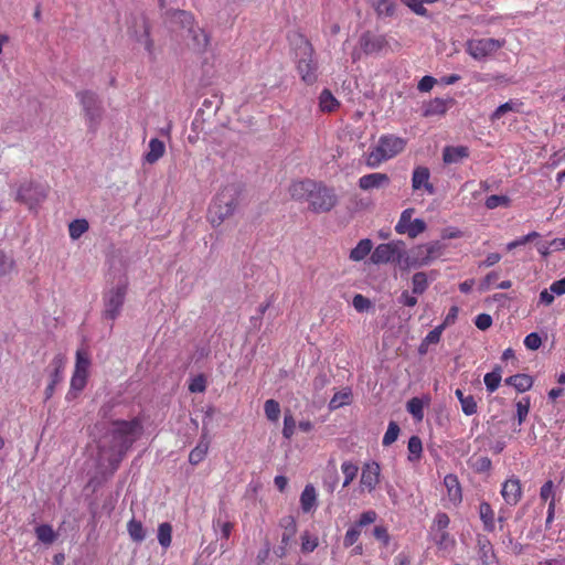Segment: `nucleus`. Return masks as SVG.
Segmentation results:
<instances>
[{
    "label": "nucleus",
    "mask_w": 565,
    "mask_h": 565,
    "mask_svg": "<svg viewBox=\"0 0 565 565\" xmlns=\"http://www.w3.org/2000/svg\"><path fill=\"white\" fill-rule=\"evenodd\" d=\"M142 424L139 418L131 420H115L100 446V455L108 461L111 471L117 470L127 451L139 438Z\"/></svg>",
    "instance_id": "nucleus-1"
},
{
    "label": "nucleus",
    "mask_w": 565,
    "mask_h": 565,
    "mask_svg": "<svg viewBox=\"0 0 565 565\" xmlns=\"http://www.w3.org/2000/svg\"><path fill=\"white\" fill-rule=\"evenodd\" d=\"M290 196L299 202H308L315 213L330 212L338 204V196L332 188L311 179L295 181L289 186Z\"/></svg>",
    "instance_id": "nucleus-2"
},
{
    "label": "nucleus",
    "mask_w": 565,
    "mask_h": 565,
    "mask_svg": "<svg viewBox=\"0 0 565 565\" xmlns=\"http://www.w3.org/2000/svg\"><path fill=\"white\" fill-rule=\"evenodd\" d=\"M241 194L242 188L235 183L227 184L217 192L207 211V220L213 227L220 226L234 214Z\"/></svg>",
    "instance_id": "nucleus-3"
},
{
    "label": "nucleus",
    "mask_w": 565,
    "mask_h": 565,
    "mask_svg": "<svg viewBox=\"0 0 565 565\" xmlns=\"http://www.w3.org/2000/svg\"><path fill=\"white\" fill-rule=\"evenodd\" d=\"M298 61L297 72L306 85H313L318 81V62L311 42L302 35L296 36Z\"/></svg>",
    "instance_id": "nucleus-4"
},
{
    "label": "nucleus",
    "mask_w": 565,
    "mask_h": 565,
    "mask_svg": "<svg viewBox=\"0 0 565 565\" xmlns=\"http://www.w3.org/2000/svg\"><path fill=\"white\" fill-rule=\"evenodd\" d=\"M407 140L392 135H382L379 139L377 145L370 149L366 156V166L370 168H376L382 162L387 161L405 150Z\"/></svg>",
    "instance_id": "nucleus-5"
},
{
    "label": "nucleus",
    "mask_w": 565,
    "mask_h": 565,
    "mask_svg": "<svg viewBox=\"0 0 565 565\" xmlns=\"http://www.w3.org/2000/svg\"><path fill=\"white\" fill-rule=\"evenodd\" d=\"M76 97L83 108V116L87 129L95 134L100 126L104 117V108L97 94L92 90H79Z\"/></svg>",
    "instance_id": "nucleus-6"
},
{
    "label": "nucleus",
    "mask_w": 565,
    "mask_h": 565,
    "mask_svg": "<svg viewBox=\"0 0 565 565\" xmlns=\"http://www.w3.org/2000/svg\"><path fill=\"white\" fill-rule=\"evenodd\" d=\"M446 249L447 244L441 241L417 245L411 250L409 265L414 267L427 266L444 256Z\"/></svg>",
    "instance_id": "nucleus-7"
},
{
    "label": "nucleus",
    "mask_w": 565,
    "mask_h": 565,
    "mask_svg": "<svg viewBox=\"0 0 565 565\" xmlns=\"http://www.w3.org/2000/svg\"><path fill=\"white\" fill-rule=\"evenodd\" d=\"M128 290V281L125 279L122 282L113 287L104 295V318L108 320H116L125 303L126 294Z\"/></svg>",
    "instance_id": "nucleus-8"
},
{
    "label": "nucleus",
    "mask_w": 565,
    "mask_h": 565,
    "mask_svg": "<svg viewBox=\"0 0 565 565\" xmlns=\"http://www.w3.org/2000/svg\"><path fill=\"white\" fill-rule=\"evenodd\" d=\"M504 43V40L491 38L472 39L467 42L466 51L475 60H483L503 47Z\"/></svg>",
    "instance_id": "nucleus-9"
},
{
    "label": "nucleus",
    "mask_w": 565,
    "mask_h": 565,
    "mask_svg": "<svg viewBox=\"0 0 565 565\" xmlns=\"http://www.w3.org/2000/svg\"><path fill=\"white\" fill-rule=\"evenodd\" d=\"M415 210L408 207L401 213L399 220L395 225V232L401 235H407L409 238H416L418 235L427 230L424 220H412Z\"/></svg>",
    "instance_id": "nucleus-10"
},
{
    "label": "nucleus",
    "mask_w": 565,
    "mask_h": 565,
    "mask_svg": "<svg viewBox=\"0 0 565 565\" xmlns=\"http://www.w3.org/2000/svg\"><path fill=\"white\" fill-rule=\"evenodd\" d=\"M403 246L404 242L402 241L380 244L372 253L371 260L374 264L399 263L403 257Z\"/></svg>",
    "instance_id": "nucleus-11"
},
{
    "label": "nucleus",
    "mask_w": 565,
    "mask_h": 565,
    "mask_svg": "<svg viewBox=\"0 0 565 565\" xmlns=\"http://www.w3.org/2000/svg\"><path fill=\"white\" fill-rule=\"evenodd\" d=\"M46 198V191L44 186L33 183L26 182L23 183L17 193V200L25 203L30 209H33L40 202H42Z\"/></svg>",
    "instance_id": "nucleus-12"
},
{
    "label": "nucleus",
    "mask_w": 565,
    "mask_h": 565,
    "mask_svg": "<svg viewBox=\"0 0 565 565\" xmlns=\"http://www.w3.org/2000/svg\"><path fill=\"white\" fill-rule=\"evenodd\" d=\"M66 365V359L63 354H56L50 363V382L44 391L45 399H50L55 391V386L62 382Z\"/></svg>",
    "instance_id": "nucleus-13"
},
{
    "label": "nucleus",
    "mask_w": 565,
    "mask_h": 565,
    "mask_svg": "<svg viewBox=\"0 0 565 565\" xmlns=\"http://www.w3.org/2000/svg\"><path fill=\"white\" fill-rule=\"evenodd\" d=\"M501 495L508 505L515 507L523 495L521 480L515 476L507 479L502 483Z\"/></svg>",
    "instance_id": "nucleus-14"
},
{
    "label": "nucleus",
    "mask_w": 565,
    "mask_h": 565,
    "mask_svg": "<svg viewBox=\"0 0 565 565\" xmlns=\"http://www.w3.org/2000/svg\"><path fill=\"white\" fill-rule=\"evenodd\" d=\"M412 189L414 192L424 190L429 195L435 193V186L430 182V171L427 167L418 166L413 170Z\"/></svg>",
    "instance_id": "nucleus-15"
},
{
    "label": "nucleus",
    "mask_w": 565,
    "mask_h": 565,
    "mask_svg": "<svg viewBox=\"0 0 565 565\" xmlns=\"http://www.w3.org/2000/svg\"><path fill=\"white\" fill-rule=\"evenodd\" d=\"M359 43L365 54H374L381 52L387 45V40L385 35L366 31L360 36Z\"/></svg>",
    "instance_id": "nucleus-16"
},
{
    "label": "nucleus",
    "mask_w": 565,
    "mask_h": 565,
    "mask_svg": "<svg viewBox=\"0 0 565 565\" xmlns=\"http://www.w3.org/2000/svg\"><path fill=\"white\" fill-rule=\"evenodd\" d=\"M380 465L375 461L364 463L360 483L369 492H372L380 482Z\"/></svg>",
    "instance_id": "nucleus-17"
},
{
    "label": "nucleus",
    "mask_w": 565,
    "mask_h": 565,
    "mask_svg": "<svg viewBox=\"0 0 565 565\" xmlns=\"http://www.w3.org/2000/svg\"><path fill=\"white\" fill-rule=\"evenodd\" d=\"M454 104H455V99L451 97L434 98L424 106L423 116L424 117L443 116L448 111L449 108H451L454 106Z\"/></svg>",
    "instance_id": "nucleus-18"
},
{
    "label": "nucleus",
    "mask_w": 565,
    "mask_h": 565,
    "mask_svg": "<svg viewBox=\"0 0 565 565\" xmlns=\"http://www.w3.org/2000/svg\"><path fill=\"white\" fill-rule=\"evenodd\" d=\"M390 183V178L386 173L374 172L365 174L359 179L360 189L367 191L379 189Z\"/></svg>",
    "instance_id": "nucleus-19"
},
{
    "label": "nucleus",
    "mask_w": 565,
    "mask_h": 565,
    "mask_svg": "<svg viewBox=\"0 0 565 565\" xmlns=\"http://www.w3.org/2000/svg\"><path fill=\"white\" fill-rule=\"evenodd\" d=\"M469 154V148L466 146H446L443 150V160L447 164L459 163Z\"/></svg>",
    "instance_id": "nucleus-20"
},
{
    "label": "nucleus",
    "mask_w": 565,
    "mask_h": 565,
    "mask_svg": "<svg viewBox=\"0 0 565 565\" xmlns=\"http://www.w3.org/2000/svg\"><path fill=\"white\" fill-rule=\"evenodd\" d=\"M444 484L447 489V497L454 504H459L462 501V490L458 477L454 473L446 475Z\"/></svg>",
    "instance_id": "nucleus-21"
},
{
    "label": "nucleus",
    "mask_w": 565,
    "mask_h": 565,
    "mask_svg": "<svg viewBox=\"0 0 565 565\" xmlns=\"http://www.w3.org/2000/svg\"><path fill=\"white\" fill-rule=\"evenodd\" d=\"M479 516L483 524V530L493 532L495 529L494 511L489 502L482 501L479 504Z\"/></svg>",
    "instance_id": "nucleus-22"
},
{
    "label": "nucleus",
    "mask_w": 565,
    "mask_h": 565,
    "mask_svg": "<svg viewBox=\"0 0 565 565\" xmlns=\"http://www.w3.org/2000/svg\"><path fill=\"white\" fill-rule=\"evenodd\" d=\"M279 525L284 529L281 544L288 546L297 533L296 520L294 516L287 515L279 521Z\"/></svg>",
    "instance_id": "nucleus-23"
},
{
    "label": "nucleus",
    "mask_w": 565,
    "mask_h": 565,
    "mask_svg": "<svg viewBox=\"0 0 565 565\" xmlns=\"http://www.w3.org/2000/svg\"><path fill=\"white\" fill-rule=\"evenodd\" d=\"M455 395L458 398L461 411L466 416H471L478 412V403L473 395H465L463 391L457 388Z\"/></svg>",
    "instance_id": "nucleus-24"
},
{
    "label": "nucleus",
    "mask_w": 565,
    "mask_h": 565,
    "mask_svg": "<svg viewBox=\"0 0 565 565\" xmlns=\"http://www.w3.org/2000/svg\"><path fill=\"white\" fill-rule=\"evenodd\" d=\"M149 150L145 154L146 162L153 164L156 163L160 158L163 157L166 152V146L164 142L158 138H152L149 141Z\"/></svg>",
    "instance_id": "nucleus-25"
},
{
    "label": "nucleus",
    "mask_w": 565,
    "mask_h": 565,
    "mask_svg": "<svg viewBox=\"0 0 565 565\" xmlns=\"http://www.w3.org/2000/svg\"><path fill=\"white\" fill-rule=\"evenodd\" d=\"M340 107V102L330 89L324 88L319 95V108L322 113H333Z\"/></svg>",
    "instance_id": "nucleus-26"
},
{
    "label": "nucleus",
    "mask_w": 565,
    "mask_h": 565,
    "mask_svg": "<svg viewBox=\"0 0 565 565\" xmlns=\"http://www.w3.org/2000/svg\"><path fill=\"white\" fill-rule=\"evenodd\" d=\"M533 377L529 374H515L505 379L508 385L513 386L519 393H524L533 386Z\"/></svg>",
    "instance_id": "nucleus-27"
},
{
    "label": "nucleus",
    "mask_w": 565,
    "mask_h": 565,
    "mask_svg": "<svg viewBox=\"0 0 565 565\" xmlns=\"http://www.w3.org/2000/svg\"><path fill=\"white\" fill-rule=\"evenodd\" d=\"M478 553L484 565H490L494 559V551L491 542L486 536L478 537Z\"/></svg>",
    "instance_id": "nucleus-28"
},
{
    "label": "nucleus",
    "mask_w": 565,
    "mask_h": 565,
    "mask_svg": "<svg viewBox=\"0 0 565 565\" xmlns=\"http://www.w3.org/2000/svg\"><path fill=\"white\" fill-rule=\"evenodd\" d=\"M317 504V492L315 487L309 483L305 487L300 495V507L303 512H310Z\"/></svg>",
    "instance_id": "nucleus-29"
},
{
    "label": "nucleus",
    "mask_w": 565,
    "mask_h": 565,
    "mask_svg": "<svg viewBox=\"0 0 565 565\" xmlns=\"http://www.w3.org/2000/svg\"><path fill=\"white\" fill-rule=\"evenodd\" d=\"M523 102L521 100H513V99H510L509 102L500 105L491 115V120L494 121V120H498L500 119L503 115H505L508 111H515V113H521L522 111V107H523Z\"/></svg>",
    "instance_id": "nucleus-30"
},
{
    "label": "nucleus",
    "mask_w": 565,
    "mask_h": 565,
    "mask_svg": "<svg viewBox=\"0 0 565 565\" xmlns=\"http://www.w3.org/2000/svg\"><path fill=\"white\" fill-rule=\"evenodd\" d=\"M372 242L369 238L361 239L351 250L350 258L354 262L363 260L372 249Z\"/></svg>",
    "instance_id": "nucleus-31"
},
{
    "label": "nucleus",
    "mask_w": 565,
    "mask_h": 565,
    "mask_svg": "<svg viewBox=\"0 0 565 565\" xmlns=\"http://www.w3.org/2000/svg\"><path fill=\"white\" fill-rule=\"evenodd\" d=\"M373 7L377 17H393L396 11L395 0H374Z\"/></svg>",
    "instance_id": "nucleus-32"
},
{
    "label": "nucleus",
    "mask_w": 565,
    "mask_h": 565,
    "mask_svg": "<svg viewBox=\"0 0 565 565\" xmlns=\"http://www.w3.org/2000/svg\"><path fill=\"white\" fill-rule=\"evenodd\" d=\"M209 441L207 440H200V443L190 451L189 455V461L191 465H199L201 461L204 460L206 457L207 450H209Z\"/></svg>",
    "instance_id": "nucleus-33"
},
{
    "label": "nucleus",
    "mask_w": 565,
    "mask_h": 565,
    "mask_svg": "<svg viewBox=\"0 0 565 565\" xmlns=\"http://www.w3.org/2000/svg\"><path fill=\"white\" fill-rule=\"evenodd\" d=\"M127 531L134 542H142L146 537L143 525L140 521L135 519L130 520L127 524Z\"/></svg>",
    "instance_id": "nucleus-34"
},
{
    "label": "nucleus",
    "mask_w": 565,
    "mask_h": 565,
    "mask_svg": "<svg viewBox=\"0 0 565 565\" xmlns=\"http://www.w3.org/2000/svg\"><path fill=\"white\" fill-rule=\"evenodd\" d=\"M158 542L163 548H168L172 542V525L163 522L158 526Z\"/></svg>",
    "instance_id": "nucleus-35"
},
{
    "label": "nucleus",
    "mask_w": 565,
    "mask_h": 565,
    "mask_svg": "<svg viewBox=\"0 0 565 565\" xmlns=\"http://www.w3.org/2000/svg\"><path fill=\"white\" fill-rule=\"evenodd\" d=\"M407 448H408V451H409V455H408V460L409 461L415 462V461H418L422 458L423 444H422V440H420V438L418 436H412L408 439Z\"/></svg>",
    "instance_id": "nucleus-36"
},
{
    "label": "nucleus",
    "mask_w": 565,
    "mask_h": 565,
    "mask_svg": "<svg viewBox=\"0 0 565 565\" xmlns=\"http://www.w3.org/2000/svg\"><path fill=\"white\" fill-rule=\"evenodd\" d=\"M35 534L39 541L44 544H52L56 540V533L49 524H42L35 527Z\"/></svg>",
    "instance_id": "nucleus-37"
},
{
    "label": "nucleus",
    "mask_w": 565,
    "mask_h": 565,
    "mask_svg": "<svg viewBox=\"0 0 565 565\" xmlns=\"http://www.w3.org/2000/svg\"><path fill=\"white\" fill-rule=\"evenodd\" d=\"M88 222L84 218L74 220L68 225V233L72 239H78L85 232L88 231Z\"/></svg>",
    "instance_id": "nucleus-38"
},
{
    "label": "nucleus",
    "mask_w": 565,
    "mask_h": 565,
    "mask_svg": "<svg viewBox=\"0 0 565 565\" xmlns=\"http://www.w3.org/2000/svg\"><path fill=\"white\" fill-rule=\"evenodd\" d=\"M412 288H413V294H415V295H422L426 291V289L428 288V278H427L426 273L418 271L413 275Z\"/></svg>",
    "instance_id": "nucleus-39"
},
{
    "label": "nucleus",
    "mask_w": 565,
    "mask_h": 565,
    "mask_svg": "<svg viewBox=\"0 0 565 565\" xmlns=\"http://www.w3.org/2000/svg\"><path fill=\"white\" fill-rule=\"evenodd\" d=\"M501 379V369L499 366L495 367L492 372L487 373L483 377L487 390L490 393L497 391L500 385Z\"/></svg>",
    "instance_id": "nucleus-40"
},
{
    "label": "nucleus",
    "mask_w": 565,
    "mask_h": 565,
    "mask_svg": "<svg viewBox=\"0 0 565 565\" xmlns=\"http://www.w3.org/2000/svg\"><path fill=\"white\" fill-rule=\"evenodd\" d=\"M301 552L302 553H311L313 552L318 545H319V539L317 535L310 534L308 531H305L301 534Z\"/></svg>",
    "instance_id": "nucleus-41"
},
{
    "label": "nucleus",
    "mask_w": 565,
    "mask_h": 565,
    "mask_svg": "<svg viewBox=\"0 0 565 565\" xmlns=\"http://www.w3.org/2000/svg\"><path fill=\"white\" fill-rule=\"evenodd\" d=\"M87 377L88 375L73 372L72 379H71V388L68 392V396L73 393L74 396H76L77 393L82 392L86 384H87Z\"/></svg>",
    "instance_id": "nucleus-42"
},
{
    "label": "nucleus",
    "mask_w": 565,
    "mask_h": 565,
    "mask_svg": "<svg viewBox=\"0 0 565 565\" xmlns=\"http://www.w3.org/2000/svg\"><path fill=\"white\" fill-rule=\"evenodd\" d=\"M89 366L90 360L87 353L82 350H77L74 372L88 375Z\"/></svg>",
    "instance_id": "nucleus-43"
},
{
    "label": "nucleus",
    "mask_w": 565,
    "mask_h": 565,
    "mask_svg": "<svg viewBox=\"0 0 565 565\" xmlns=\"http://www.w3.org/2000/svg\"><path fill=\"white\" fill-rule=\"evenodd\" d=\"M264 412L268 420L277 422L280 415V405L276 399H267L264 404Z\"/></svg>",
    "instance_id": "nucleus-44"
},
{
    "label": "nucleus",
    "mask_w": 565,
    "mask_h": 565,
    "mask_svg": "<svg viewBox=\"0 0 565 565\" xmlns=\"http://www.w3.org/2000/svg\"><path fill=\"white\" fill-rule=\"evenodd\" d=\"M341 470L344 475L343 487H348L355 479L359 467L351 461H344L341 465Z\"/></svg>",
    "instance_id": "nucleus-45"
},
{
    "label": "nucleus",
    "mask_w": 565,
    "mask_h": 565,
    "mask_svg": "<svg viewBox=\"0 0 565 565\" xmlns=\"http://www.w3.org/2000/svg\"><path fill=\"white\" fill-rule=\"evenodd\" d=\"M406 408L408 413L413 415V417L417 420H422L424 417V405L420 398L413 397L411 398L407 404Z\"/></svg>",
    "instance_id": "nucleus-46"
},
{
    "label": "nucleus",
    "mask_w": 565,
    "mask_h": 565,
    "mask_svg": "<svg viewBox=\"0 0 565 565\" xmlns=\"http://www.w3.org/2000/svg\"><path fill=\"white\" fill-rule=\"evenodd\" d=\"M296 431V419L290 411L285 413L284 416V427H282V436L284 438L290 440Z\"/></svg>",
    "instance_id": "nucleus-47"
},
{
    "label": "nucleus",
    "mask_w": 565,
    "mask_h": 565,
    "mask_svg": "<svg viewBox=\"0 0 565 565\" xmlns=\"http://www.w3.org/2000/svg\"><path fill=\"white\" fill-rule=\"evenodd\" d=\"M213 529L214 531L220 530L221 537L224 540H228L232 531L234 529V523L231 521H222L221 518L213 520Z\"/></svg>",
    "instance_id": "nucleus-48"
},
{
    "label": "nucleus",
    "mask_w": 565,
    "mask_h": 565,
    "mask_svg": "<svg viewBox=\"0 0 565 565\" xmlns=\"http://www.w3.org/2000/svg\"><path fill=\"white\" fill-rule=\"evenodd\" d=\"M510 198L507 195H497L492 194L486 199L484 205L489 210L497 209L498 206H509L510 205Z\"/></svg>",
    "instance_id": "nucleus-49"
},
{
    "label": "nucleus",
    "mask_w": 565,
    "mask_h": 565,
    "mask_svg": "<svg viewBox=\"0 0 565 565\" xmlns=\"http://www.w3.org/2000/svg\"><path fill=\"white\" fill-rule=\"evenodd\" d=\"M399 431V426L395 422H390L382 440L383 446H390L395 443L398 438Z\"/></svg>",
    "instance_id": "nucleus-50"
},
{
    "label": "nucleus",
    "mask_w": 565,
    "mask_h": 565,
    "mask_svg": "<svg viewBox=\"0 0 565 565\" xmlns=\"http://www.w3.org/2000/svg\"><path fill=\"white\" fill-rule=\"evenodd\" d=\"M531 406V399L529 396L521 398L516 403V417L519 425H522L523 422L526 419V416L530 412Z\"/></svg>",
    "instance_id": "nucleus-51"
},
{
    "label": "nucleus",
    "mask_w": 565,
    "mask_h": 565,
    "mask_svg": "<svg viewBox=\"0 0 565 565\" xmlns=\"http://www.w3.org/2000/svg\"><path fill=\"white\" fill-rule=\"evenodd\" d=\"M352 395L351 392H338L333 395L330 401V408L335 409L343 405H349L351 403Z\"/></svg>",
    "instance_id": "nucleus-52"
},
{
    "label": "nucleus",
    "mask_w": 565,
    "mask_h": 565,
    "mask_svg": "<svg viewBox=\"0 0 565 565\" xmlns=\"http://www.w3.org/2000/svg\"><path fill=\"white\" fill-rule=\"evenodd\" d=\"M190 32L193 33L192 38H193L195 46L199 50H205L210 43V38L205 33V31L202 29H198V30L190 29Z\"/></svg>",
    "instance_id": "nucleus-53"
},
{
    "label": "nucleus",
    "mask_w": 565,
    "mask_h": 565,
    "mask_svg": "<svg viewBox=\"0 0 565 565\" xmlns=\"http://www.w3.org/2000/svg\"><path fill=\"white\" fill-rule=\"evenodd\" d=\"M360 535L361 530H359L354 525L350 526L344 534L343 546L348 548L355 545V543L359 541Z\"/></svg>",
    "instance_id": "nucleus-54"
},
{
    "label": "nucleus",
    "mask_w": 565,
    "mask_h": 565,
    "mask_svg": "<svg viewBox=\"0 0 565 565\" xmlns=\"http://www.w3.org/2000/svg\"><path fill=\"white\" fill-rule=\"evenodd\" d=\"M377 519V513L373 510H369L363 512L359 520L353 524L355 527L361 530L363 526H366L371 523H374Z\"/></svg>",
    "instance_id": "nucleus-55"
},
{
    "label": "nucleus",
    "mask_w": 565,
    "mask_h": 565,
    "mask_svg": "<svg viewBox=\"0 0 565 565\" xmlns=\"http://www.w3.org/2000/svg\"><path fill=\"white\" fill-rule=\"evenodd\" d=\"M401 1L417 15L428 17V10L424 7V2L422 0H401Z\"/></svg>",
    "instance_id": "nucleus-56"
},
{
    "label": "nucleus",
    "mask_w": 565,
    "mask_h": 565,
    "mask_svg": "<svg viewBox=\"0 0 565 565\" xmlns=\"http://www.w3.org/2000/svg\"><path fill=\"white\" fill-rule=\"evenodd\" d=\"M206 388V380L204 375L200 374L193 377L189 384L191 393H203Z\"/></svg>",
    "instance_id": "nucleus-57"
},
{
    "label": "nucleus",
    "mask_w": 565,
    "mask_h": 565,
    "mask_svg": "<svg viewBox=\"0 0 565 565\" xmlns=\"http://www.w3.org/2000/svg\"><path fill=\"white\" fill-rule=\"evenodd\" d=\"M352 305L356 311L363 312L370 309L372 303L369 298L358 294L353 297Z\"/></svg>",
    "instance_id": "nucleus-58"
},
{
    "label": "nucleus",
    "mask_w": 565,
    "mask_h": 565,
    "mask_svg": "<svg viewBox=\"0 0 565 565\" xmlns=\"http://www.w3.org/2000/svg\"><path fill=\"white\" fill-rule=\"evenodd\" d=\"M373 535L377 541L382 542L384 546H387L390 544L391 536L388 534L387 529L384 525H376L373 529Z\"/></svg>",
    "instance_id": "nucleus-59"
},
{
    "label": "nucleus",
    "mask_w": 565,
    "mask_h": 565,
    "mask_svg": "<svg viewBox=\"0 0 565 565\" xmlns=\"http://www.w3.org/2000/svg\"><path fill=\"white\" fill-rule=\"evenodd\" d=\"M524 345L526 349L535 351L542 345V339L539 333L532 332L525 337Z\"/></svg>",
    "instance_id": "nucleus-60"
},
{
    "label": "nucleus",
    "mask_w": 565,
    "mask_h": 565,
    "mask_svg": "<svg viewBox=\"0 0 565 565\" xmlns=\"http://www.w3.org/2000/svg\"><path fill=\"white\" fill-rule=\"evenodd\" d=\"M14 266L12 258H9L2 250H0V276L9 274Z\"/></svg>",
    "instance_id": "nucleus-61"
},
{
    "label": "nucleus",
    "mask_w": 565,
    "mask_h": 565,
    "mask_svg": "<svg viewBox=\"0 0 565 565\" xmlns=\"http://www.w3.org/2000/svg\"><path fill=\"white\" fill-rule=\"evenodd\" d=\"M444 326H437L435 329L429 331L427 335L423 339L428 345L437 344L440 341L441 333L444 331Z\"/></svg>",
    "instance_id": "nucleus-62"
},
{
    "label": "nucleus",
    "mask_w": 565,
    "mask_h": 565,
    "mask_svg": "<svg viewBox=\"0 0 565 565\" xmlns=\"http://www.w3.org/2000/svg\"><path fill=\"white\" fill-rule=\"evenodd\" d=\"M475 324L478 329L484 331L492 326V318L488 313H480L476 317Z\"/></svg>",
    "instance_id": "nucleus-63"
},
{
    "label": "nucleus",
    "mask_w": 565,
    "mask_h": 565,
    "mask_svg": "<svg viewBox=\"0 0 565 565\" xmlns=\"http://www.w3.org/2000/svg\"><path fill=\"white\" fill-rule=\"evenodd\" d=\"M540 497L542 500L546 501L551 498V500H554V483L552 480H547L540 490Z\"/></svg>",
    "instance_id": "nucleus-64"
}]
</instances>
